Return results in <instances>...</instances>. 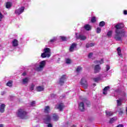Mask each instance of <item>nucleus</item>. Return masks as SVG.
Returning a JSON list of instances; mask_svg holds the SVG:
<instances>
[{"instance_id": "obj_26", "label": "nucleus", "mask_w": 127, "mask_h": 127, "mask_svg": "<svg viewBox=\"0 0 127 127\" xmlns=\"http://www.w3.org/2000/svg\"><path fill=\"white\" fill-rule=\"evenodd\" d=\"M84 28L86 30H91V26H90V25H85L84 26Z\"/></svg>"}, {"instance_id": "obj_27", "label": "nucleus", "mask_w": 127, "mask_h": 127, "mask_svg": "<svg viewBox=\"0 0 127 127\" xmlns=\"http://www.w3.org/2000/svg\"><path fill=\"white\" fill-rule=\"evenodd\" d=\"M94 45H95V44H94L93 43H90V44H87L86 45V47L87 48H89L90 47H93V46H94Z\"/></svg>"}, {"instance_id": "obj_21", "label": "nucleus", "mask_w": 127, "mask_h": 127, "mask_svg": "<svg viewBox=\"0 0 127 127\" xmlns=\"http://www.w3.org/2000/svg\"><path fill=\"white\" fill-rule=\"evenodd\" d=\"M94 63L95 64H103V63H104V60L101 59L100 61H94Z\"/></svg>"}, {"instance_id": "obj_51", "label": "nucleus", "mask_w": 127, "mask_h": 127, "mask_svg": "<svg viewBox=\"0 0 127 127\" xmlns=\"http://www.w3.org/2000/svg\"><path fill=\"white\" fill-rule=\"evenodd\" d=\"M93 85H94V86H96V84H93Z\"/></svg>"}, {"instance_id": "obj_49", "label": "nucleus", "mask_w": 127, "mask_h": 127, "mask_svg": "<svg viewBox=\"0 0 127 127\" xmlns=\"http://www.w3.org/2000/svg\"><path fill=\"white\" fill-rule=\"evenodd\" d=\"M65 127H68V124H66Z\"/></svg>"}, {"instance_id": "obj_20", "label": "nucleus", "mask_w": 127, "mask_h": 127, "mask_svg": "<svg viewBox=\"0 0 127 127\" xmlns=\"http://www.w3.org/2000/svg\"><path fill=\"white\" fill-rule=\"evenodd\" d=\"M11 5H12V3H11V2H7L5 4L6 8H10Z\"/></svg>"}, {"instance_id": "obj_50", "label": "nucleus", "mask_w": 127, "mask_h": 127, "mask_svg": "<svg viewBox=\"0 0 127 127\" xmlns=\"http://www.w3.org/2000/svg\"><path fill=\"white\" fill-rule=\"evenodd\" d=\"M31 90H33V88L32 87V88H31Z\"/></svg>"}, {"instance_id": "obj_9", "label": "nucleus", "mask_w": 127, "mask_h": 127, "mask_svg": "<svg viewBox=\"0 0 127 127\" xmlns=\"http://www.w3.org/2000/svg\"><path fill=\"white\" fill-rule=\"evenodd\" d=\"M44 122L45 124H49V122H51V116L49 115H47L44 119Z\"/></svg>"}, {"instance_id": "obj_4", "label": "nucleus", "mask_w": 127, "mask_h": 127, "mask_svg": "<svg viewBox=\"0 0 127 127\" xmlns=\"http://www.w3.org/2000/svg\"><path fill=\"white\" fill-rule=\"evenodd\" d=\"M44 52L41 55V57L42 58H46V57L49 58V57L51 56V51L50 50V49L46 48L44 49Z\"/></svg>"}, {"instance_id": "obj_35", "label": "nucleus", "mask_w": 127, "mask_h": 127, "mask_svg": "<svg viewBox=\"0 0 127 127\" xmlns=\"http://www.w3.org/2000/svg\"><path fill=\"white\" fill-rule=\"evenodd\" d=\"M91 22H96V17H93L91 18Z\"/></svg>"}, {"instance_id": "obj_36", "label": "nucleus", "mask_w": 127, "mask_h": 127, "mask_svg": "<svg viewBox=\"0 0 127 127\" xmlns=\"http://www.w3.org/2000/svg\"><path fill=\"white\" fill-rule=\"evenodd\" d=\"M112 33H113L112 31H108V32L107 33L108 36H111L112 35Z\"/></svg>"}, {"instance_id": "obj_34", "label": "nucleus", "mask_w": 127, "mask_h": 127, "mask_svg": "<svg viewBox=\"0 0 127 127\" xmlns=\"http://www.w3.org/2000/svg\"><path fill=\"white\" fill-rule=\"evenodd\" d=\"M93 55H94L93 53H90L88 55V58H92L93 57Z\"/></svg>"}, {"instance_id": "obj_40", "label": "nucleus", "mask_w": 127, "mask_h": 127, "mask_svg": "<svg viewBox=\"0 0 127 127\" xmlns=\"http://www.w3.org/2000/svg\"><path fill=\"white\" fill-rule=\"evenodd\" d=\"M31 106H35V101H32L30 104Z\"/></svg>"}, {"instance_id": "obj_2", "label": "nucleus", "mask_w": 127, "mask_h": 127, "mask_svg": "<svg viewBox=\"0 0 127 127\" xmlns=\"http://www.w3.org/2000/svg\"><path fill=\"white\" fill-rule=\"evenodd\" d=\"M45 65H46V61H42L40 62L39 64H36L35 65V69L36 71L38 72H40L44 69L45 67Z\"/></svg>"}, {"instance_id": "obj_15", "label": "nucleus", "mask_w": 127, "mask_h": 127, "mask_svg": "<svg viewBox=\"0 0 127 127\" xmlns=\"http://www.w3.org/2000/svg\"><path fill=\"white\" fill-rule=\"evenodd\" d=\"M12 45L15 47L18 45V41L16 39H14L12 41Z\"/></svg>"}, {"instance_id": "obj_30", "label": "nucleus", "mask_w": 127, "mask_h": 127, "mask_svg": "<svg viewBox=\"0 0 127 127\" xmlns=\"http://www.w3.org/2000/svg\"><path fill=\"white\" fill-rule=\"evenodd\" d=\"M82 70H83V68H82V67L78 66L76 68V72H77V73H79V72H81Z\"/></svg>"}, {"instance_id": "obj_28", "label": "nucleus", "mask_w": 127, "mask_h": 127, "mask_svg": "<svg viewBox=\"0 0 127 127\" xmlns=\"http://www.w3.org/2000/svg\"><path fill=\"white\" fill-rule=\"evenodd\" d=\"M115 121H117V118H116V117H114V118H112L111 119H110L109 123L110 124H113V123H114V122H115Z\"/></svg>"}, {"instance_id": "obj_45", "label": "nucleus", "mask_w": 127, "mask_h": 127, "mask_svg": "<svg viewBox=\"0 0 127 127\" xmlns=\"http://www.w3.org/2000/svg\"><path fill=\"white\" fill-rule=\"evenodd\" d=\"M124 14H125V15H127V11L125 10L124 11Z\"/></svg>"}, {"instance_id": "obj_32", "label": "nucleus", "mask_w": 127, "mask_h": 127, "mask_svg": "<svg viewBox=\"0 0 127 127\" xmlns=\"http://www.w3.org/2000/svg\"><path fill=\"white\" fill-rule=\"evenodd\" d=\"M105 24H106V23H105V21H102L100 22L99 26H101V27L105 26Z\"/></svg>"}, {"instance_id": "obj_24", "label": "nucleus", "mask_w": 127, "mask_h": 127, "mask_svg": "<svg viewBox=\"0 0 127 127\" xmlns=\"http://www.w3.org/2000/svg\"><path fill=\"white\" fill-rule=\"evenodd\" d=\"M117 52L119 56H120V57H122V51L121 50V48H118L117 49Z\"/></svg>"}, {"instance_id": "obj_13", "label": "nucleus", "mask_w": 127, "mask_h": 127, "mask_svg": "<svg viewBox=\"0 0 127 127\" xmlns=\"http://www.w3.org/2000/svg\"><path fill=\"white\" fill-rule=\"evenodd\" d=\"M78 34H76V36L77 38H79V39H80L81 40H86V39H87V37H86L84 35H80L79 36V37L77 36V35Z\"/></svg>"}, {"instance_id": "obj_6", "label": "nucleus", "mask_w": 127, "mask_h": 127, "mask_svg": "<svg viewBox=\"0 0 127 127\" xmlns=\"http://www.w3.org/2000/svg\"><path fill=\"white\" fill-rule=\"evenodd\" d=\"M78 109L81 112H84V111H85V104L84 102H81L79 103Z\"/></svg>"}, {"instance_id": "obj_43", "label": "nucleus", "mask_w": 127, "mask_h": 127, "mask_svg": "<svg viewBox=\"0 0 127 127\" xmlns=\"http://www.w3.org/2000/svg\"><path fill=\"white\" fill-rule=\"evenodd\" d=\"M1 96H4V95H5V92L4 91H2L1 92Z\"/></svg>"}, {"instance_id": "obj_46", "label": "nucleus", "mask_w": 127, "mask_h": 127, "mask_svg": "<svg viewBox=\"0 0 127 127\" xmlns=\"http://www.w3.org/2000/svg\"><path fill=\"white\" fill-rule=\"evenodd\" d=\"M23 76H25V75H26V73L25 72H24L23 74H22Z\"/></svg>"}, {"instance_id": "obj_23", "label": "nucleus", "mask_w": 127, "mask_h": 127, "mask_svg": "<svg viewBox=\"0 0 127 127\" xmlns=\"http://www.w3.org/2000/svg\"><path fill=\"white\" fill-rule=\"evenodd\" d=\"M122 102H123L122 99H119L117 100V106H122Z\"/></svg>"}, {"instance_id": "obj_39", "label": "nucleus", "mask_w": 127, "mask_h": 127, "mask_svg": "<svg viewBox=\"0 0 127 127\" xmlns=\"http://www.w3.org/2000/svg\"><path fill=\"white\" fill-rule=\"evenodd\" d=\"M110 68L111 67H110V65H107L106 67V71H109V70H110Z\"/></svg>"}, {"instance_id": "obj_42", "label": "nucleus", "mask_w": 127, "mask_h": 127, "mask_svg": "<svg viewBox=\"0 0 127 127\" xmlns=\"http://www.w3.org/2000/svg\"><path fill=\"white\" fill-rule=\"evenodd\" d=\"M93 80H94V81L95 82H98V81H99V78H94Z\"/></svg>"}, {"instance_id": "obj_10", "label": "nucleus", "mask_w": 127, "mask_h": 127, "mask_svg": "<svg viewBox=\"0 0 127 127\" xmlns=\"http://www.w3.org/2000/svg\"><path fill=\"white\" fill-rule=\"evenodd\" d=\"M101 66L97 64L95 65L94 68V73H99V72L101 71Z\"/></svg>"}, {"instance_id": "obj_48", "label": "nucleus", "mask_w": 127, "mask_h": 127, "mask_svg": "<svg viewBox=\"0 0 127 127\" xmlns=\"http://www.w3.org/2000/svg\"><path fill=\"white\" fill-rule=\"evenodd\" d=\"M71 127H76V126L75 125H73L72 126H71Z\"/></svg>"}, {"instance_id": "obj_44", "label": "nucleus", "mask_w": 127, "mask_h": 127, "mask_svg": "<svg viewBox=\"0 0 127 127\" xmlns=\"http://www.w3.org/2000/svg\"><path fill=\"white\" fill-rule=\"evenodd\" d=\"M53 127L52 124H48V127Z\"/></svg>"}, {"instance_id": "obj_31", "label": "nucleus", "mask_w": 127, "mask_h": 127, "mask_svg": "<svg viewBox=\"0 0 127 127\" xmlns=\"http://www.w3.org/2000/svg\"><path fill=\"white\" fill-rule=\"evenodd\" d=\"M6 86H8V87H12V81H8L6 84Z\"/></svg>"}, {"instance_id": "obj_7", "label": "nucleus", "mask_w": 127, "mask_h": 127, "mask_svg": "<svg viewBox=\"0 0 127 127\" xmlns=\"http://www.w3.org/2000/svg\"><path fill=\"white\" fill-rule=\"evenodd\" d=\"M66 79H67L66 75H63L60 78L59 84H60V85H63V83H64V82H65V80H66Z\"/></svg>"}, {"instance_id": "obj_37", "label": "nucleus", "mask_w": 127, "mask_h": 127, "mask_svg": "<svg viewBox=\"0 0 127 127\" xmlns=\"http://www.w3.org/2000/svg\"><path fill=\"white\" fill-rule=\"evenodd\" d=\"M97 33H101V29L100 27H98L96 31Z\"/></svg>"}, {"instance_id": "obj_16", "label": "nucleus", "mask_w": 127, "mask_h": 127, "mask_svg": "<svg viewBox=\"0 0 127 127\" xmlns=\"http://www.w3.org/2000/svg\"><path fill=\"white\" fill-rule=\"evenodd\" d=\"M36 90L37 92H42L43 91H44V86H39L37 87Z\"/></svg>"}, {"instance_id": "obj_5", "label": "nucleus", "mask_w": 127, "mask_h": 127, "mask_svg": "<svg viewBox=\"0 0 127 127\" xmlns=\"http://www.w3.org/2000/svg\"><path fill=\"white\" fill-rule=\"evenodd\" d=\"M80 84L84 89L88 88V82H87V79L85 78H82L81 79Z\"/></svg>"}, {"instance_id": "obj_3", "label": "nucleus", "mask_w": 127, "mask_h": 127, "mask_svg": "<svg viewBox=\"0 0 127 127\" xmlns=\"http://www.w3.org/2000/svg\"><path fill=\"white\" fill-rule=\"evenodd\" d=\"M16 115L17 117H19L21 119H25L26 115H27V113L25 110H24V109H20L17 112Z\"/></svg>"}, {"instance_id": "obj_41", "label": "nucleus", "mask_w": 127, "mask_h": 127, "mask_svg": "<svg viewBox=\"0 0 127 127\" xmlns=\"http://www.w3.org/2000/svg\"><path fill=\"white\" fill-rule=\"evenodd\" d=\"M61 39H62V40H63L64 41H65V40H66V37H61Z\"/></svg>"}, {"instance_id": "obj_11", "label": "nucleus", "mask_w": 127, "mask_h": 127, "mask_svg": "<svg viewBox=\"0 0 127 127\" xmlns=\"http://www.w3.org/2000/svg\"><path fill=\"white\" fill-rule=\"evenodd\" d=\"M76 46H77V45L75 43H73L72 44H71L69 49V52H73V51L75 50Z\"/></svg>"}, {"instance_id": "obj_1", "label": "nucleus", "mask_w": 127, "mask_h": 127, "mask_svg": "<svg viewBox=\"0 0 127 127\" xmlns=\"http://www.w3.org/2000/svg\"><path fill=\"white\" fill-rule=\"evenodd\" d=\"M124 27V24H118L115 26L116 30V35L115 37V39L116 40H121V36H125V34H126V32L125 30H123L121 29V28H123Z\"/></svg>"}, {"instance_id": "obj_25", "label": "nucleus", "mask_w": 127, "mask_h": 127, "mask_svg": "<svg viewBox=\"0 0 127 127\" xmlns=\"http://www.w3.org/2000/svg\"><path fill=\"white\" fill-rule=\"evenodd\" d=\"M50 112V107L49 106H46L45 108V113H49Z\"/></svg>"}, {"instance_id": "obj_19", "label": "nucleus", "mask_w": 127, "mask_h": 127, "mask_svg": "<svg viewBox=\"0 0 127 127\" xmlns=\"http://www.w3.org/2000/svg\"><path fill=\"white\" fill-rule=\"evenodd\" d=\"M52 119L55 121H58V120H59V117L57 114H54L53 115Z\"/></svg>"}, {"instance_id": "obj_14", "label": "nucleus", "mask_w": 127, "mask_h": 127, "mask_svg": "<svg viewBox=\"0 0 127 127\" xmlns=\"http://www.w3.org/2000/svg\"><path fill=\"white\" fill-rule=\"evenodd\" d=\"M5 109V105L2 104L0 105V113H4Z\"/></svg>"}, {"instance_id": "obj_22", "label": "nucleus", "mask_w": 127, "mask_h": 127, "mask_svg": "<svg viewBox=\"0 0 127 127\" xmlns=\"http://www.w3.org/2000/svg\"><path fill=\"white\" fill-rule=\"evenodd\" d=\"M106 114L107 117H111V116H113L114 114V113L111 111H106Z\"/></svg>"}, {"instance_id": "obj_12", "label": "nucleus", "mask_w": 127, "mask_h": 127, "mask_svg": "<svg viewBox=\"0 0 127 127\" xmlns=\"http://www.w3.org/2000/svg\"><path fill=\"white\" fill-rule=\"evenodd\" d=\"M55 108L60 111H62V109L64 108V105L63 103H61L56 105Z\"/></svg>"}, {"instance_id": "obj_47", "label": "nucleus", "mask_w": 127, "mask_h": 127, "mask_svg": "<svg viewBox=\"0 0 127 127\" xmlns=\"http://www.w3.org/2000/svg\"><path fill=\"white\" fill-rule=\"evenodd\" d=\"M0 127H3V125L0 124Z\"/></svg>"}, {"instance_id": "obj_38", "label": "nucleus", "mask_w": 127, "mask_h": 127, "mask_svg": "<svg viewBox=\"0 0 127 127\" xmlns=\"http://www.w3.org/2000/svg\"><path fill=\"white\" fill-rule=\"evenodd\" d=\"M3 18V15L0 12V21H1V19Z\"/></svg>"}, {"instance_id": "obj_29", "label": "nucleus", "mask_w": 127, "mask_h": 127, "mask_svg": "<svg viewBox=\"0 0 127 127\" xmlns=\"http://www.w3.org/2000/svg\"><path fill=\"white\" fill-rule=\"evenodd\" d=\"M65 62L66 64H71V63H72V60L70 59H66L65 60Z\"/></svg>"}, {"instance_id": "obj_17", "label": "nucleus", "mask_w": 127, "mask_h": 127, "mask_svg": "<svg viewBox=\"0 0 127 127\" xmlns=\"http://www.w3.org/2000/svg\"><path fill=\"white\" fill-rule=\"evenodd\" d=\"M29 82V78L28 77H25L22 79V84L25 85V84H27Z\"/></svg>"}, {"instance_id": "obj_18", "label": "nucleus", "mask_w": 127, "mask_h": 127, "mask_svg": "<svg viewBox=\"0 0 127 127\" xmlns=\"http://www.w3.org/2000/svg\"><path fill=\"white\" fill-rule=\"evenodd\" d=\"M110 90V86H106L103 89L104 95H107L108 91Z\"/></svg>"}, {"instance_id": "obj_33", "label": "nucleus", "mask_w": 127, "mask_h": 127, "mask_svg": "<svg viewBox=\"0 0 127 127\" xmlns=\"http://www.w3.org/2000/svg\"><path fill=\"white\" fill-rule=\"evenodd\" d=\"M56 41V38H54L53 39H51L49 43H53V42H54Z\"/></svg>"}, {"instance_id": "obj_8", "label": "nucleus", "mask_w": 127, "mask_h": 127, "mask_svg": "<svg viewBox=\"0 0 127 127\" xmlns=\"http://www.w3.org/2000/svg\"><path fill=\"white\" fill-rule=\"evenodd\" d=\"M23 11H24V7L23 6L16 10L15 11V13H16V14L19 15V14H21V13H22Z\"/></svg>"}]
</instances>
